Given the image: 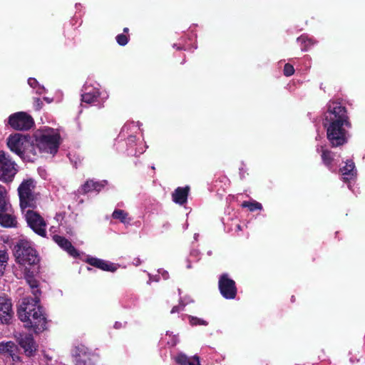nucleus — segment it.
Returning a JSON list of instances; mask_svg holds the SVG:
<instances>
[{
	"label": "nucleus",
	"mask_w": 365,
	"mask_h": 365,
	"mask_svg": "<svg viewBox=\"0 0 365 365\" xmlns=\"http://www.w3.org/2000/svg\"><path fill=\"white\" fill-rule=\"evenodd\" d=\"M14 257L19 268L14 269L17 278H25L32 289L35 298H25L18 309L19 319L27 328L34 329L35 332L42 331L46 329V317L43 307L40 304L37 296L40 293L38 281L34 277V271L31 272L26 265H37L40 258L31 243L26 240L19 241L14 247Z\"/></svg>",
	"instance_id": "obj_1"
},
{
	"label": "nucleus",
	"mask_w": 365,
	"mask_h": 365,
	"mask_svg": "<svg viewBox=\"0 0 365 365\" xmlns=\"http://www.w3.org/2000/svg\"><path fill=\"white\" fill-rule=\"evenodd\" d=\"M324 126L327 128V138L334 147L346 143L347 129L350 128L347 110L340 102L330 101L325 113Z\"/></svg>",
	"instance_id": "obj_2"
},
{
	"label": "nucleus",
	"mask_w": 365,
	"mask_h": 365,
	"mask_svg": "<svg viewBox=\"0 0 365 365\" xmlns=\"http://www.w3.org/2000/svg\"><path fill=\"white\" fill-rule=\"evenodd\" d=\"M31 143L29 137L21 133H14L6 138V145L14 153L24 160L33 161L38 153L46 150V131L38 130L34 134Z\"/></svg>",
	"instance_id": "obj_3"
},
{
	"label": "nucleus",
	"mask_w": 365,
	"mask_h": 365,
	"mask_svg": "<svg viewBox=\"0 0 365 365\" xmlns=\"http://www.w3.org/2000/svg\"><path fill=\"white\" fill-rule=\"evenodd\" d=\"M139 122L126 123L122 128L118 139L124 141L128 155L137 156L143 153L148 148L137 135L140 133Z\"/></svg>",
	"instance_id": "obj_4"
},
{
	"label": "nucleus",
	"mask_w": 365,
	"mask_h": 365,
	"mask_svg": "<svg viewBox=\"0 0 365 365\" xmlns=\"http://www.w3.org/2000/svg\"><path fill=\"white\" fill-rule=\"evenodd\" d=\"M108 98V93L101 87L98 82L92 79H88L86 81L82 89V102L101 106Z\"/></svg>",
	"instance_id": "obj_5"
},
{
	"label": "nucleus",
	"mask_w": 365,
	"mask_h": 365,
	"mask_svg": "<svg viewBox=\"0 0 365 365\" xmlns=\"http://www.w3.org/2000/svg\"><path fill=\"white\" fill-rule=\"evenodd\" d=\"M16 222L6 189L0 185V225L11 227H15Z\"/></svg>",
	"instance_id": "obj_6"
},
{
	"label": "nucleus",
	"mask_w": 365,
	"mask_h": 365,
	"mask_svg": "<svg viewBox=\"0 0 365 365\" xmlns=\"http://www.w3.org/2000/svg\"><path fill=\"white\" fill-rule=\"evenodd\" d=\"M35 182L33 180H24L18 188L20 206L22 210L28 207H34L38 199V195L34 191Z\"/></svg>",
	"instance_id": "obj_7"
},
{
	"label": "nucleus",
	"mask_w": 365,
	"mask_h": 365,
	"mask_svg": "<svg viewBox=\"0 0 365 365\" xmlns=\"http://www.w3.org/2000/svg\"><path fill=\"white\" fill-rule=\"evenodd\" d=\"M17 171V165L12 160L9 154L4 150H0V181L11 182Z\"/></svg>",
	"instance_id": "obj_8"
},
{
	"label": "nucleus",
	"mask_w": 365,
	"mask_h": 365,
	"mask_svg": "<svg viewBox=\"0 0 365 365\" xmlns=\"http://www.w3.org/2000/svg\"><path fill=\"white\" fill-rule=\"evenodd\" d=\"M8 123L16 130H28L34 125V120L27 113L20 111L10 115Z\"/></svg>",
	"instance_id": "obj_9"
},
{
	"label": "nucleus",
	"mask_w": 365,
	"mask_h": 365,
	"mask_svg": "<svg viewBox=\"0 0 365 365\" xmlns=\"http://www.w3.org/2000/svg\"><path fill=\"white\" fill-rule=\"evenodd\" d=\"M76 365H95V355L84 345L76 346L72 351Z\"/></svg>",
	"instance_id": "obj_10"
},
{
	"label": "nucleus",
	"mask_w": 365,
	"mask_h": 365,
	"mask_svg": "<svg viewBox=\"0 0 365 365\" xmlns=\"http://www.w3.org/2000/svg\"><path fill=\"white\" fill-rule=\"evenodd\" d=\"M219 289L223 297L227 299H235L237 294V287L233 279L227 274H222L219 278Z\"/></svg>",
	"instance_id": "obj_11"
},
{
	"label": "nucleus",
	"mask_w": 365,
	"mask_h": 365,
	"mask_svg": "<svg viewBox=\"0 0 365 365\" xmlns=\"http://www.w3.org/2000/svg\"><path fill=\"white\" fill-rule=\"evenodd\" d=\"M62 141L60 129L47 126V154H51L53 157Z\"/></svg>",
	"instance_id": "obj_12"
},
{
	"label": "nucleus",
	"mask_w": 365,
	"mask_h": 365,
	"mask_svg": "<svg viewBox=\"0 0 365 365\" xmlns=\"http://www.w3.org/2000/svg\"><path fill=\"white\" fill-rule=\"evenodd\" d=\"M29 227L38 235L46 236V224L42 217L33 210H27L25 214Z\"/></svg>",
	"instance_id": "obj_13"
},
{
	"label": "nucleus",
	"mask_w": 365,
	"mask_h": 365,
	"mask_svg": "<svg viewBox=\"0 0 365 365\" xmlns=\"http://www.w3.org/2000/svg\"><path fill=\"white\" fill-rule=\"evenodd\" d=\"M16 340L21 347L24 349L26 356L34 355L36 351L37 346L31 334L18 333L15 335Z\"/></svg>",
	"instance_id": "obj_14"
},
{
	"label": "nucleus",
	"mask_w": 365,
	"mask_h": 365,
	"mask_svg": "<svg viewBox=\"0 0 365 365\" xmlns=\"http://www.w3.org/2000/svg\"><path fill=\"white\" fill-rule=\"evenodd\" d=\"M52 239L55 243H56L63 250L66 252L71 257L73 258H81V255H83L76 250L71 244V242L66 239L65 237L58 235H53Z\"/></svg>",
	"instance_id": "obj_15"
},
{
	"label": "nucleus",
	"mask_w": 365,
	"mask_h": 365,
	"mask_svg": "<svg viewBox=\"0 0 365 365\" xmlns=\"http://www.w3.org/2000/svg\"><path fill=\"white\" fill-rule=\"evenodd\" d=\"M13 315L14 312L11 300L5 297H0V321L1 323H10Z\"/></svg>",
	"instance_id": "obj_16"
},
{
	"label": "nucleus",
	"mask_w": 365,
	"mask_h": 365,
	"mask_svg": "<svg viewBox=\"0 0 365 365\" xmlns=\"http://www.w3.org/2000/svg\"><path fill=\"white\" fill-rule=\"evenodd\" d=\"M84 261L90 265L101 269L103 271H109L113 272L117 269V267L115 264L101 259H98L97 257L86 256V258L84 259Z\"/></svg>",
	"instance_id": "obj_17"
},
{
	"label": "nucleus",
	"mask_w": 365,
	"mask_h": 365,
	"mask_svg": "<svg viewBox=\"0 0 365 365\" xmlns=\"http://www.w3.org/2000/svg\"><path fill=\"white\" fill-rule=\"evenodd\" d=\"M107 180L94 181L93 180H87L78 190L79 194H86L93 191L100 192L106 185Z\"/></svg>",
	"instance_id": "obj_18"
},
{
	"label": "nucleus",
	"mask_w": 365,
	"mask_h": 365,
	"mask_svg": "<svg viewBox=\"0 0 365 365\" xmlns=\"http://www.w3.org/2000/svg\"><path fill=\"white\" fill-rule=\"evenodd\" d=\"M317 151L321 152V156L323 163L331 171H335L338 162L334 159V155L331 151L324 149L323 146H317Z\"/></svg>",
	"instance_id": "obj_19"
},
{
	"label": "nucleus",
	"mask_w": 365,
	"mask_h": 365,
	"mask_svg": "<svg viewBox=\"0 0 365 365\" xmlns=\"http://www.w3.org/2000/svg\"><path fill=\"white\" fill-rule=\"evenodd\" d=\"M342 180L348 182V187L351 190V182L354 180L356 175L354 163L351 160H348L345 166L340 169Z\"/></svg>",
	"instance_id": "obj_20"
},
{
	"label": "nucleus",
	"mask_w": 365,
	"mask_h": 365,
	"mask_svg": "<svg viewBox=\"0 0 365 365\" xmlns=\"http://www.w3.org/2000/svg\"><path fill=\"white\" fill-rule=\"evenodd\" d=\"M190 191L188 186L178 187L172 193L173 201L180 205H182L187 202V196Z\"/></svg>",
	"instance_id": "obj_21"
},
{
	"label": "nucleus",
	"mask_w": 365,
	"mask_h": 365,
	"mask_svg": "<svg viewBox=\"0 0 365 365\" xmlns=\"http://www.w3.org/2000/svg\"><path fill=\"white\" fill-rule=\"evenodd\" d=\"M175 361L179 365H201L197 356L188 357L183 353H179L173 357Z\"/></svg>",
	"instance_id": "obj_22"
},
{
	"label": "nucleus",
	"mask_w": 365,
	"mask_h": 365,
	"mask_svg": "<svg viewBox=\"0 0 365 365\" xmlns=\"http://www.w3.org/2000/svg\"><path fill=\"white\" fill-rule=\"evenodd\" d=\"M297 41L301 46L302 51H309L313 46L317 43V41L309 37L307 34H302L297 38Z\"/></svg>",
	"instance_id": "obj_23"
},
{
	"label": "nucleus",
	"mask_w": 365,
	"mask_h": 365,
	"mask_svg": "<svg viewBox=\"0 0 365 365\" xmlns=\"http://www.w3.org/2000/svg\"><path fill=\"white\" fill-rule=\"evenodd\" d=\"M112 217L118 220L124 225H129L131 222L128 213L123 210L115 209L112 213Z\"/></svg>",
	"instance_id": "obj_24"
},
{
	"label": "nucleus",
	"mask_w": 365,
	"mask_h": 365,
	"mask_svg": "<svg viewBox=\"0 0 365 365\" xmlns=\"http://www.w3.org/2000/svg\"><path fill=\"white\" fill-rule=\"evenodd\" d=\"M16 350L17 346L12 341L0 343V354H8L9 356H10L11 354H14V352H16Z\"/></svg>",
	"instance_id": "obj_25"
},
{
	"label": "nucleus",
	"mask_w": 365,
	"mask_h": 365,
	"mask_svg": "<svg viewBox=\"0 0 365 365\" xmlns=\"http://www.w3.org/2000/svg\"><path fill=\"white\" fill-rule=\"evenodd\" d=\"M9 259V255L6 251L0 250V277L4 273V270Z\"/></svg>",
	"instance_id": "obj_26"
},
{
	"label": "nucleus",
	"mask_w": 365,
	"mask_h": 365,
	"mask_svg": "<svg viewBox=\"0 0 365 365\" xmlns=\"http://www.w3.org/2000/svg\"><path fill=\"white\" fill-rule=\"evenodd\" d=\"M242 206L243 207H247L251 212L257 210H261L262 209V204L255 200L245 201L242 202Z\"/></svg>",
	"instance_id": "obj_27"
},
{
	"label": "nucleus",
	"mask_w": 365,
	"mask_h": 365,
	"mask_svg": "<svg viewBox=\"0 0 365 365\" xmlns=\"http://www.w3.org/2000/svg\"><path fill=\"white\" fill-rule=\"evenodd\" d=\"M192 301L189 297H185L183 299L180 298V304L178 306H175L171 309V314H174L176 312H179L182 310H183L184 307L189 303L192 302Z\"/></svg>",
	"instance_id": "obj_28"
},
{
	"label": "nucleus",
	"mask_w": 365,
	"mask_h": 365,
	"mask_svg": "<svg viewBox=\"0 0 365 365\" xmlns=\"http://www.w3.org/2000/svg\"><path fill=\"white\" fill-rule=\"evenodd\" d=\"M163 340L166 342L169 346H174L178 342V337L176 335H173L172 333L167 331Z\"/></svg>",
	"instance_id": "obj_29"
},
{
	"label": "nucleus",
	"mask_w": 365,
	"mask_h": 365,
	"mask_svg": "<svg viewBox=\"0 0 365 365\" xmlns=\"http://www.w3.org/2000/svg\"><path fill=\"white\" fill-rule=\"evenodd\" d=\"M190 325L192 326H197V325H202V326H207L208 324L207 322L200 319L197 318L196 317L193 316H187Z\"/></svg>",
	"instance_id": "obj_30"
},
{
	"label": "nucleus",
	"mask_w": 365,
	"mask_h": 365,
	"mask_svg": "<svg viewBox=\"0 0 365 365\" xmlns=\"http://www.w3.org/2000/svg\"><path fill=\"white\" fill-rule=\"evenodd\" d=\"M160 274H161L162 276V278L163 279H168L169 277V274L167 271L165 270H163V269H159L158 270V275H155V276H151L150 274H149V277H150V279H149V283L151 282V281H155V282H158L160 280Z\"/></svg>",
	"instance_id": "obj_31"
},
{
	"label": "nucleus",
	"mask_w": 365,
	"mask_h": 365,
	"mask_svg": "<svg viewBox=\"0 0 365 365\" xmlns=\"http://www.w3.org/2000/svg\"><path fill=\"white\" fill-rule=\"evenodd\" d=\"M129 39H130L129 35H127L125 34H118L115 37V40H116L117 43H118V45H120L121 46H125L128 43Z\"/></svg>",
	"instance_id": "obj_32"
},
{
	"label": "nucleus",
	"mask_w": 365,
	"mask_h": 365,
	"mask_svg": "<svg viewBox=\"0 0 365 365\" xmlns=\"http://www.w3.org/2000/svg\"><path fill=\"white\" fill-rule=\"evenodd\" d=\"M62 98H63V93H62V92L58 91L56 98H48L47 97L46 102H47V103H52V102L58 103V102H60L62 100Z\"/></svg>",
	"instance_id": "obj_33"
},
{
	"label": "nucleus",
	"mask_w": 365,
	"mask_h": 365,
	"mask_svg": "<svg viewBox=\"0 0 365 365\" xmlns=\"http://www.w3.org/2000/svg\"><path fill=\"white\" fill-rule=\"evenodd\" d=\"M43 102L39 98H36L34 100V107L36 110H40L43 108Z\"/></svg>",
	"instance_id": "obj_34"
},
{
	"label": "nucleus",
	"mask_w": 365,
	"mask_h": 365,
	"mask_svg": "<svg viewBox=\"0 0 365 365\" xmlns=\"http://www.w3.org/2000/svg\"><path fill=\"white\" fill-rule=\"evenodd\" d=\"M28 83L32 88H36V86L38 85L37 81L33 78H30L28 79Z\"/></svg>",
	"instance_id": "obj_35"
},
{
	"label": "nucleus",
	"mask_w": 365,
	"mask_h": 365,
	"mask_svg": "<svg viewBox=\"0 0 365 365\" xmlns=\"http://www.w3.org/2000/svg\"><path fill=\"white\" fill-rule=\"evenodd\" d=\"M295 70H284V75L285 76L289 77L294 73Z\"/></svg>",
	"instance_id": "obj_36"
},
{
	"label": "nucleus",
	"mask_w": 365,
	"mask_h": 365,
	"mask_svg": "<svg viewBox=\"0 0 365 365\" xmlns=\"http://www.w3.org/2000/svg\"><path fill=\"white\" fill-rule=\"evenodd\" d=\"M51 361L50 358L47 356V365H66L62 362H59L58 361H55L54 363L49 364L48 361Z\"/></svg>",
	"instance_id": "obj_37"
},
{
	"label": "nucleus",
	"mask_w": 365,
	"mask_h": 365,
	"mask_svg": "<svg viewBox=\"0 0 365 365\" xmlns=\"http://www.w3.org/2000/svg\"><path fill=\"white\" fill-rule=\"evenodd\" d=\"M10 356L14 361H19L20 360V357L16 354V352H14V354H11Z\"/></svg>",
	"instance_id": "obj_38"
},
{
	"label": "nucleus",
	"mask_w": 365,
	"mask_h": 365,
	"mask_svg": "<svg viewBox=\"0 0 365 365\" xmlns=\"http://www.w3.org/2000/svg\"><path fill=\"white\" fill-rule=\"evenodd\" d=\"M122 327V323L120 322H116L115 324H114V328L115 329H120Z\"/></svg>",
	"instance_id": "obj_39"
},
{
	"label": "nucleus",
	"mask_w": 365,
	"mask_h": 365,
	"mask_svg": "<svg viewBox=\"0 0 365 365\" xmlns=\"http://www.w3.org/2000/svg\"><path fill=\"white\" fill-rule=\"evenodd\" d=\"M284 68H294L293 65L290 64L289 63H284Z\"/></svg>",
	"instance_id": "obj_40"
},
{
	"label": "nucleus",
	"mask_w": 365,
	"mask_h": 365,
	"mask_svg": "<svg viewBox=\"0 0 365 365\" xmlns=\"http://www.w3.org/2000/svg\"><path fill=\"white\" fill-rule=\"evenodd\" d=\"M43 91H44L43 87H38V88H37L36 93L38 94H41L43 92Z\"/></svg>",
	"instance_id": "obj_41"
},
{
	"label": "nucleus",
	"mask_w": 365,
	"mask_h": 365,
	"mask_svg": "<svg viewBox=\"0 0 365 365\" xmlns=\"http://www.w3.org/2000/svg\"><path fill=\"white\" fill-rule=\"evenodd\" d=\"M199 252L197 250H193L191 252L190 256L191 257H197L198 255Z\"/></svg>",
	"instance_id": "obj_42"
},
{
	"label": "nucleus",
	"mask_w": 365,
	"mask_h": 365,
	"mask_svg": "<svg viewBox=\"0 0 365 365\" xmlns=\"http://www.w3.org/2000/svg\"><path fill=\"white\" fill-rule=\"evenodd\" d=\"M173 47H174V48H176V49H178V50L185 49L183 46H178V45H177V44H175V43L173 45Z\"/></svg>",
	"instance_id": "obj_43"
},
{
	"label": "nucleus",
	"mask_w": 365,
	"mask_h": 365,
	"mask_svg": "<svg viewBox=\"0 0 365 365\" xmlns=\"http://www.w3.org/2000/svg\"><path fill=\"white\" fill-rule=\"evenodd\" d=\"M56 218L57 221L61 220L63 218L62 215L61 214L56 215Z\"/></svg>",
	"instance_id": "obj_44"
},
{
	"label": "nucleus",
	"mask_w": 365,
	"mask_h": 365,
	"mask_svg": "<svg viewBox=\"0 0 365 365\" xmlns=\"http://www.w3.org/2000/svg\"><path fill=\"white\" fill-rule=\"evenodd\" d=\"M128 31H129V29H128V28H127V27H125V28L123 29V34H128Z\"/></svg>",
	"instance_id": "obj_45"
},
{
	"label": "nucleus",
	"mask_w": 365,
	"mask_h": 365,
	"mask_svg": "<svg viewBox=\"0 0 365 365\" xmlns=\"http://www.w3.org/2000/svg\"><path fill=\"white\" fill-rule=\"evenodd\" d=\"M237 228L238 230H242V227H241V226L240 225H237Z\"/></svg>",
	"instance_id": "obj_46"
},
{
	"label": "nucleus",
	"mask_w": 365,
	"mask_h": 365,
	"mask_svg": "<svg viewBox=\"0 0 365 365\" xmlns=\"http://www.w3.org/2000/svg\"><path fill=\"white\" fill-rule=\"evenodd\" d=\"M53 229H54V227H51L50 228V232H51V233L54 232Z\"/></svg>",
	"instance_id": "obj_47"
},
{
	"label": "nucleus",
	"mask_w": 365,
	"mask_h": 365,
	"mask_svg": "<svg viewBox=\"0 0 365 365\" xmlns=\"http://www.w3.org/2000/svg\"><path fill=\"white\" fill-rule=\"evenodd\" d=\"M198 236H199L198 234H195L194 238H195V240H197Z\"/></svg>",
	"instance_id": "obj_48"
},
{
	"label": "nucleus",
	"mask_w": 365,
	"mask_h": 365,
	"mask_svg": "<svg viewBox=\"0 0 365 365\" xmlns=\"http://www.w3.org/2000/svg\"><path fill=\"white\" fill-rule=\"evenodd\" d=\"M140 259H137V261H136V263H135V265H138L140 264Z\"/></svg>",
	"instance_id": "obj_49"
},
{
	"label": "nucleus",
	"mask_w": 365,
	"mask_h": 365,
	"mask_svg": "<svg viewBox=\"0 0 365 365\" xmlns=\"http://www.w3.org/2000/svg\"><path fill=\"white\" fill-rule=\"evenodd\" d=\"M67 233H68V234H69V235H73V232H72L71 230L67 231Z\"/></svg>",
	"instance_id": "obj_50"
},
{
	"label": "nucleus",
	"mask_w": 365,
	"mask_h": 365,
	"mask_svg": "<svg viewBox=\"0 0 365 365\" xmlns=\"http://www.w3.org/2000/svg\"><path fill=\"white\" fill-rule=\"evenodd\" d=\"M187 268H191V265H190V264H188L187 265Z\"/></svg>",
	"instance_id": "obj_51"
},
{
	"label": "nucleus",
	"mask_w": 365,
	"mask_h": 365,
	"mask_svg": "<svg viewBox=\"0 0 365 365\" xmlns=\"http://www.w3.org/2000/svg\"><path fill=\"white\" fill-rule=\"evenodd\" d=\"M88 270H92V269L90 267H88Z\"/></svg>",
	"instance_id": "obj_52"
}]
</instances>
